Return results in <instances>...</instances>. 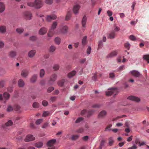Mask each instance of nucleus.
Returning a JSON list of instances; mask_svg holds the SVG:
<instances>
[{"mask_svg": "<svg viewBox=\"0 0 149 149\" xmlns=\"http://www.w3.org/2000/svg\"><path fill=\"white\" fill-rule=\"evenodd\" d=\"M109 91L106 92V95L107 96H110L113 94L116 95L117 92V88H111L108 89Z\"/></svg>", "mask_w": 149, "mask_h": 149, "instance_id": "1", "label": "nucleus"}, {"mask_svg": "<svg viewBox=\"0 0 149 149\" xmlns=\"http://www.w3.org/2000/svg\"><path fill=\"white\" fill-rule=\"evenodd\" d=\"M57 78V76L56 74H52L50 77L49 79L48 82V84L49 85H52L56 80Z\"/></svg>", "mask_w": 149, "mask_h": 149, "instance_id": "2", "label": "nucleus"}, {"mask_svg": "<svg viewBox=\"0 0 149 149\" xmlns=\"http://www.w3.org/2000/svg\"><path fill=\"white\" fill-rule=\"evenodd\" d=\"M58 29L55 30V29L50 28L48 32L47 33L48 37H52L54 35L57 34L58 33Z\"/></svg>", "mask_w": 149, "mask_h": 149, "instance_id": "3", "label": "nucleus"}, {"mask_svg": "<svg viewBox=\"0 0 149 149\" xmlns=\"http://www.w3.org/2000/svg\"><path fill=\"white\" fill-rule=\"evenodd\" d=\"M34 4L35 8L36 9H39L43 5V2L41 0H35L34 1Z\"/></svg>", "mask_w": 149, "mask_h": 149, "instance_id": "4", "label": "nucleus"}, {"mask_svg": "<svg viewBox=\"0 0 149 149\" xmlns=\"http://www.w3.org/2000/svg\"><path fill=\"white\" fill-rule=\"evenodd\" d=\"M23 15L24 18L26 20H30L32 19V14L30 12H25L24 13Z\"/></svg>", "mask_w": 149, "mask_h": 149, "instance_id": "5", "label": "nucleus"}, {"mask_svg": "<svg viewBox=\"0 0 149 149\" xmlns=\"http://www.w3.org/2000/svg\"><path fill=\"white\" fill-rule=\"evenodd\" d=\"M87 20V18L86 16H84L81 20V25L84 31L85 30V28L86 27V24Z\"/></svg>", "mask_w": 149, "mask_h": 149, "instance_id": "6", "label": "nucleus"}, {"mask_svg": "<svg viewBox=\"0 0 149 149\" xmlns=\"http://www.w3.org/2000/svg\"><path fill=\"white\" fill-rule=\"evenodd\" d=\"M35 139V137L33 135L29 134L26 136L24 140L26 142H29L33 141Z\"/></svg>", "mask_w": 149, "mask_h": 149, "instance_id": "7", "label": "nucleus"}, {"mask_svg": "<svg viewBox=\"0 0 149 149\" xmlns=\"http://www.w3.org/2000/svg\"><path fill=\"white\" fill-rule=\"evenodd\" d=\"M56 17H57L56 15L52 14L47 15L46 17V19L47 21L50 22L52 20H54L55 19Z\"/></svg>", "mask_w": 149, "mask_h": 149, "instance_id": "8", "label": "nucleus"}, {"mask_svg": "<svg viewBox=\"0 0 149 149\" xmlns=\"http://www.w3.org/2000/svg\"><path fill=\"white\" fill-rule=\"evenodd\" d=\"M68 29V26L66 25H64L61 26H60V28L58 29V30H60L61 32L62 33H65L67 32Z\"/></svg>", "mask_w": 149, "mask_h": 149, "instance_id": "9", "label": "nucleus"}, {"mask_svg": "<svg viewBox=\"0 0 149 149\" xmlns=\"http://www.w3.org/2000/svg\"><path fill=\"white\" fill-rule=\"evenodd\" d=\"M80 8V6L79 5L76 4L74 5L73 9L74 13L75 14H78Z\"/></svg>", "mask_w": 149, "mask_h": 149, "instance_id": "10", "label": "nucleus"}, {"mask_svg": "<svg viewBox=\"0 0 149 149\" xmlns=\"http://www.w3.org/2000/svg\"><path fill=\"white\" fill-rule=\"evenodd\" d=\"M127 99L136 102H138L140 101V99L139 98L134 96H129L127 97Z\"/></svg>", "mask_w": 149, "mask_h": 149, "instance_id": "11", "label": "nucleus"}, {"mask_svg": "<svg viewBox=\"0 0 149 149\" xmlns=\"http://www.w3.org/2000/svg\"><path fill=\"white\" fill-rule=\"evenodd\" d=\"M118 54V51L117 50L113 51L110 53L108 55L107 58H112L117 55Z\"/></svg>", "mask_w": 149, "mask_h": 149, "instance_id": "12", "label": "nucleus"}, {"mask_svg": "<svg viewBox=\"0 0 149 149\" xmlns=\"http://www.w3.org/2000/svg\"><path fill=\"white\" fill-rule=\"evenodd\" d=\"M36 53V51L35 50H31L28 52V56L29 58H32L34 56Z\"/></svg>", "mask_w": 149, "mask_h": 149, "instance_id": "13", "label": "nucleus"}, {"mask_svg": "<svg viewBox=\"0 0 149 149\" xmlns=\"http://www.w3.org/2000/svg\"><path fill=\"white\" fill-rule=\"evenodd\" d=\"M47 29L45 27H42L40 29L39 31V34L43 35L45 34L47 31Z\"/></svg>", "mask_w": 149, "mask_h": 149, "instance_id": "14", "label": "nucleus"}, {"mask_svg": "<svg viewBox=\"0 0 149 149\" xmlns=\"http://www.w3.org/2000/svg\"><path fill=\"white\" fill-rule=\"evenodd\" d=\"M107 111L105 110H103L101 111L98 114L99 118H102L104 117L107 115Z\"/></svg>", "mask_w": 149, "mask_h": 149, "instance_id": "15", "label": "nucleus"}, {"mask_svg": "<svg viewBox=\"0 0 149 149\" xmlns=\"http://www.w3.org/2000/svg\"><path fill=\"white\" fill-rule=\"evenodd\" d=\"M130 72L132 75L136 77H139L141 75L139 72L136 70H132Z\"/></svg>", "mask_w": 149, "mask_h": 149, "instance_id": "16", "label": "nucleus"}, {"mask_svg": "<svg viewBox=\"0 0 149 149\" xmlns=\"http://www.w3.org/2000/svg\"><path fill=\"white\" fill-rule=\"evenodd\" d=\"M29 74V71L26 70H24L22 71L21 75L23 77H26Z\"/></svg>", "mask_w": 149, "mask_h": 149, "instance_id": "17", "label": "nucleus"}, {"mask_svg": "<svg viewBox=\"0 0 149 149\" xmlns=\"http://www.w3.org/2000/svg\"><path fill=\"white\" fill-rule=\"evenodd\" d=\"M17 54V53L16 51H10L8 54L9 56L11 58H13L15 57Z\"/></svg>", "mask_w": 149, "mask_h": 149, "instance_id": "18", "label": "nucleus"}, {"mask_svg": "<svg viewBox=\"0 0 149 149\" xmlns=\"http://www.w3.org/2000/svg\"><path fill=\"white\" fill-rule=\"evenodd\" d=\"M13 124V123L11 120H10L8 121L5 123V125H2V127L3 128H5V127H8L11 126Z\"/></svg>", "mask_w": 149, "mask_h": 149, "instance_id": "19", "label": "nucleus"}, {"mask_svg": "<svg viewBox=\"0 0 149 149\" xmlns=\"http://www.w3.org/2000/svg\"><path fill=\"white\" fill-rule=\"evenodd\" d=\"M5 9V6L3 2H0V13L3 12Z\"/></svg>", "mask_w": 149, "mask_h": 149, "instance_id": "20", "label": "nucleus"}, {"mask_svg": "<svg viewBox=\"0 0 149 149\" xmlns=\"http://www.w3.org/2000/svg\"><path fill=\"white\" fill-rule=\"evenodd\" d=\"M6 26L1 25L0 26V32L1 33H4L6 31Z\"/></svg>", "mask_w": 149, "mask_h": 149, "instance_id": "21", "label": "nucleus"}, {"mask_svg": "<svg viewBox=\"0 0 149 149\" xmlns=\"http://www.w3.org/2000/svg\"><path fill=\"white\" fill-rule=\"evenodd\" d=\"M56 142V139H52L48 142L47 145L48 146H53V145Z\"/></svg>", "mask_w": 149, "mask_h": 149, "instance_id": "22", "label": "nucleus"}, {"mask_svg": "<svg viewBox=\"0 0 149 149\" xmlns=\"http://www.w3.org/2000/svg\"><path fill=\"white\" fill-rule=\"evenodd\" d=\"M115 36V33L113 31L109 33L108 38L110 39H113L114 38Z\"/></svg>", "mask_w": 149, "mask_h": 149, "instance_id": "23", "label": "nucleus"}, {"mask_svg": "<svg viewBox=\"0 0 149 149\" xmlns=\"http://www.w3.org/2000/svg\"><path fill=\"white\" fill-rule=\"evenodd\" d=\"M76 73V72L74 70H73L69 73L68 74V77L69 78H71L74 76Z\"/></svg>", "mask_w": 149, "mask_h": 149, "instance_id": "24", "label": "nucleus"}, {"mask_svg": "<svg viewBox=\"0 0 149 149\" xmlns=\"http://www.w3.org/2000/svg\"><path fill=\"white\" fill-rule=\"evenodd\" d=\"M43 145V143L41 142H38L36 143L34 146L35 147L38 148L41 147Z\"/></svg>", "mask_w": 149, "mask_h": 149, "instance_id": "25", "label": "nucleus"}, {"mask_svg": "<svg viewBox=\"0 0 149 149\" xmlns=\"http://www.w3.org/2000/svg\"><path fill=\"white\" fill-rule=\"evenodd\" d=\"M45 74V71L44 69H41L39 72L40 77L41 78L43 77Z\"/></svg>", "mask_w": 149, "mask_h": 149, "instance_id": "26", "label": "nucleus"}, {"mask_svg": "<svg viewBox=\"0 0 149 149\" xmlns=\"http://www.w3.org/2000/svg\"><path fill=\"white\" fill-rule=\"evenodd\" d=\"M24 31V29L22 28H18L16 29V31L19 34L22 33Z\"/></svg>", "mask_w": 149, "mask_h": 149, "instance_id": "27", "label": "nucleus"}, {"mask_svg": "<svg viewBox=\"0 0 149 149\" xmlns=\"http://www.w3.org/2000/svg\"><path fill=\"white\" fill-rule=\"evenodd\" d=\"M24 83L22 79H19L18 81V85L19 87H22L24 85Z\"/></svg>", "mask_w": 149, "mask_h": 149, "instance_id": "28", "label": "nucleus"}, {"mask_svg": "<svg viewBox=\"0 0 149 149\" xmlns=\"http://www.w3.org/2000/svg\"><path fill=\"white\" fill-rule=\"evenodd\" d=\"M37 74H34L32 76L31 79V81L32 82H36L37 78Z\"/></svg>", "mask_w": 149, "mask_h": 149, "instance_id": "29", "label": "nucleus"}, {"mask_svg": "<svg viewBox=\"0 0 149 149\" xmlns=\"http://www.w3.org/2000/svg\"><path fill=\"white\" fill-rule=\"evenodd\" d=\"M71 13L70 11H68L65 17V20H68L71 17Z\"/></svg>", "mask_w": 149, "mask_h": 149, "instance_id": "30", "label": "nucleus"}, {"mask_svg": "<svg viewBox=\"0 0 149 149\" xmlns=\"http://www.w3.org/2000/svg\"><path fill=\"white\" fill-rule=\"evenodd\" d=\"M79 137V135L78 134L73 135L72 136L71 139L72 140H76L78 139Z\"/></svg>", "mask_w": 149, "mask_h": 149, "instance_id": "31", "label": "nucleus"}, {"mask_svg": "<svg viewBox=\"0 0 149 149\" xmlns=\"http://www.w3.org/2000/svg\"><path fill=\"white\" fill-rule=\"evenodd\" d=\"M87 37L85 36L83 37L82 40V44L83 46L85 45L87 43Z\"/></svg>", "mask_w": 149, "mask_h": 149, "instance_id": "32", "label": "nucleus"}, {"mask_svg": "<svg viewBox=\"0 0 149 149\" xmlns=\"http://www.w3.org/2000/svg\"><path fill=\"white\" fill-rule=\"evenodd\" d=\"M55 43L57 45H59L60 44L61 42V38L59 37H57L55 38L54 39Z\"/></svg>", "mask_w": 149, "mask_h": 149, "instance_id": "33", "label": "nucleus"}, {"mask_svg": "<svg viewBox=\"0 0 149 149\" xmlns=\"http://www.w3.org/2000/svg\"><path fill=\"white\" fill-rule=\"evenodd\" d=\"M58 24V22L57 21H54L52 23L50 28L55 29Z\"/></svg>", "mask_w": 149, "mask_h": 149, "instance_id": "34", "label": "nucleus"}, {"mask_svg": "<svg viewBox=\"0 0 149 149\" xmlns=\"http://www.w3.org/2000/svg\"><path fill=\"white\" fill-rule=\"evenodd\" d=\"M56 49V47L54 45H52L49 49V51L50 52H54Z\"/></svg>", "mask_w": 149, "mask_h": 149, "instance_id": "35", "label": "nucleus"}, {"mask_svg": "<svg viewBox=\"0 0 149 149\" xmlns=\"http://www.w3.org/2000/svg\"><path fill=\"white\" fill-rule=\"evenodd\" d=\"M3 96L4 98L6 100H8L10 96V94L7 92L4 93Z\"/></svg>", "mask_w": 149, "mask_h": 149, "instance_id": "36", "label": "nucleus"}, {"mask_svg": "<svg viewBox=\"0 0 149 149\" xmlns=\"http://www.w3.org/2000/svg\"><path fill=\"white\" fill-rule=\"evenodd\" d=\"M65 81V79H62L58 81V84L59 86H62L63 85Z\"/></svg>", "mask_w": 149, "mask_h": 149, "instance_id": "37", "label": "nucleus"}, {"mask_svg": "<svg viewBox=\"0 0 149 149\" xmlns=\"http://www.w3.org/2000/svg\"><path fill=\"white\" fill-rule=\"evenodd\" d=\"M130 44L128 42H127L124 44V47L127 50H129L130 48Z\"/></svg>", "mask_w": 149, "mask_h": 149, "instance_id": "38", "label": "nucleus"}, {"mask_svg": "<svg viewBox=\"0 0 149 149\" xmlns=\"http://www.w3.org/2000/svg\"><path fill=\"white\" fill-rule=\"evenodd\" d=\"M6 81L4 80H2L0 81V88H2L4 86Z\"/></svg>", "mask_w": 149, "mask_h": 149, "instance_id": "39", "label": "nucleus"}, {"mask_svg": "<svg viewBox=\"0 0 149 149\" xmlns=\"http://www.w3.org/2000/svg\"><path fill=\"white\" fill-rule=\"evenodd\" d=\"M32 106L33 108H37L39 107V104L37 102H35L33 104Z\"/></svg>", "mask_w": 149, "mask_h": 149, "instance_id": "40", "label": "nucleus"}, {"mask_svg": "<svg viewBox=\"0 0 149 149\" xmlns=\"http://www.w3.org/2000/svg\"><path fill=\"white\" fill-rule=\"evenodd\" d=\"M59 68V65L57 64H55L54 65L53 68L54 70L56 71L58 70Z\"/></svg>", "mask_w": 149, "mask_h": 149, "instance_id": "41", "label": "nucleus"}, {"mask_svg": "<svg viewBox=\"0 0 149 149\" xmlns=\"http://www.w3.org/2000/svg\"><path fill=\"white\" fill-rule=\"evenodd\" d=\"M143 57L144 59L146 60L147 62L149 63V55H144Z\"/></svg>", "mask_w": 149, "mask_h": 149, "instance_id": "42", "label": "nucleus"}, {"mask_svg": "<svg viewBox=\"0 0 149 149\" xmlns=\"http://www.w3.org/2000/svg\"><path fill=\"white\" fill-rule=\"evenodd\" d=\"M114 141L112 138L110 137L109 139V144L110 146H111L113 143Z\"/></svg>", "mask_w": 149, "mask_h": 149, "instance_id": "43", "label": "nucleus"}, {"mask_svg": "<svg viewBox=\"0 0 149 149\" xmlns=\"http://www.w3.org/2000/svg\"><path fill=\"white\" fill-rule=\"evenodd\" d=\"M54 89V88L53 87H49L47 89V92L50 93L52 91H53Z\"/></svg>", "mask_w": 149, "mask_h": 149, "instance_id": "44", "label": "nucleus"}, {"mask_svg": "<svg viewBox=\"0 0 149 149\" xmlns=\"http://www.w3.org/2000/svg\"><path fill=\"white\" fill-rule=\"evenodd\" d=\"M103 46V44L102 41H100L99 42L98 44V49H99L100 48H101Z\"/></svg>", "mask_w": 149, "mask_h": 149, "instance_id": "45", "label": "nucleus"}, {"mask_svg": "<svg viewBox=\"0 0 149 149\" xmlns=\"http://www.w3.org/2000/svg\"><path fill=\"white\" fill-rule=\"evenodd\" d=\"M28 6L30 7H35L34 2H29L27 3Z\"/></svg>", "mask_w": 149, "mask_h": 149, "instance_id": "46", "label": "nucleus"}, {"mask_svg": "<svg viewBox=\"0 0 149 149\" xmlns=\"http://www.w3.org/2000/svg\"><path fill=\"white\" fill-rule=\"evenodd\" d=\"M42 121V119H38L36 122V123L37 125L40 124Z\"/></svg>", "mask_w": 149, "mask_h": 149, "instance_id": "47", "label": "nucleus"}, {"mask_svg": "<svg viewBox=\"0 0 149 149\" xmlns=\"http://www.w3.org/2000/svg\"><path fill=\"white\" fill-rule=\"evenodd\" d=\"M83 120V118L82 117H79L76 120L75 123H79L80 122Z\"/></svg>", "mask_w": 149, "mask_h": 149, "instance_id": "48", "label": "nucleus"}, {"mask_svg": "<svg viewBox=\"0 0 149 149\" xmlns=\"http://www.w3.org/2000/svg\"><path fill=\"white\" fill-rule=\"evenodd\" d=\"M112 125L111 124H109L108 125L105 129V131H107V130H111L112 129H110L112 127Z\"/></svg>", "mask_w": 149, "mask_h": 149, "instance_id": "49", "label": "nucleus"}, {"mask_svg": "<svg viewBox=\"0 0 149 149\" xmlns=\"http://www.w3.org/2000/svg\"><path fill=\"white\" fill-rule=\"evenodd\" d=\"M42 105L45 107L47 106L48 104V102L45 100H44L42 102Z\"/></svg>", "mask_w": 149, "mask_h": 149, "instance_id": "50", "label": "nucleus"}, {"mask_svg": "<svg viewBox=\"0 0 149 149\" xmlns=\"http://www.w3.org/2000/svg\"><path fill=\"white\" fill-rule=\"evenodd\" d=\"M49 114V113L48 111H45L43 112L42 116L45 117L46 116H48Z\"/></svg>", "mask_w": 149, "mask_h": 149, "instance_id": "51", "label": "nucleus"}, {"mask_svg": "<svg viewBox=\"0 0 149 149\" xmlns=\"http://www.w3.org/2000/svg\"><path fill=\"white\" fill-rule=\"evenodd\" d=\"M84 130L82 128H80L76 131V132L78 133H81L83 132Z\"/></svg>", "mask_w": 149, "mask_h": 149, "instance_id": "52", "label": "nucleus"}, {"mask_svg": "<svg viewBox=\"0 0 149 149\" xmlns=\"http://www.w3.org/2000/svg\"><path fill=\"white\" fill-rule=\"evenodd\" d=\"M13 109V108L10 105H9L7 109V111H12Z\"/></svg>", "mask_w": 149, "mask_h": 149, "instance_id": "53", "label": "nucleus"}, {"mask_svg": "<svg viewBox=\"0 0 149 149\" xmlns=\"http://www.w3.org/2000/svg\"><path fill=\"white\" fill-rule=\"evenodd\" d=\"M88 136H85L83 137L82 138V139L84 141H87L88 139Z\"/></svg>", "mask_w": 149, "mask_h": 149, "instance_id": "54", "label": "nucleus"}, {"mask_svg": "<svg viewBox=\"0 0 149 149\" xmlns=\"http://www.w3.org/2000/svg\"><path fill=\"white\" fill-rule=\"evenodd\" d=\"M91 48L90 46H89L88 47L87 50V53L88 54H90L91 52Z\"/></svg>", "mask_w": 149, "mask_h": 149, "instance_id": "55", "label": "nucleus"}, {"mask_svg": "<svg viewBox=\"0 0 149 149\" xmlns=\"http://www.w3.org/2000/svg\"><path fill=\"white\" fill-rule=\"evenodd\" d=\"M45 2L47 4H50L53 3V0H45Z\"/></svg>", "mask_w": 149, "mask_h": 149, "instance_id": "56", "label": "nucleus"}, {"mask_svg": "<svg viewBox=\"0 0 149 149\" xmlns=\"http://www.w3.org/2000/svg\"><path fill=\"white\" fill-rule=\"evenodd\" d=\"M129 38L132 40H136L135 37L132 35H130L129 37Z\"/></svg>", "mask_w": 149, "mask_h": 149, "instance_id": "57", "label": "nucleus"}, {"mask_svg": "<svg viewBox=\"0 0 149 149\" xmlns=\"http://www.w3.org/2000/svg\"><path fill=\"white\" fill-rule=\"evenodd\" d=\"M120 30V29L118 27L116 26V25L114 26V30H113L114 31H119Z\"/></svg>", "mask_w": 149, "mask_h": 149, "instance_id": "58", "label": "nucleus"}, {"mask_svg": "<svg viewBox=\"0 0 149 149\" xmlns=\"http://www.w3.org/2000/svg\"><path fill=\"white\" fill-rule=\"evenodd\" d=\"M37 38L35 36H32L30 38V40L31 41H34Z\"/></svg>", "mask_w": 149, "mask_h": 149, "instance_id": "59", "label": "nucleus"}, {"mask_svg": "<svg viewBox=\"0 0 149 149\" xmlns=\"http://www.w3.org/2000/svg\"><path fill=\"white\" fill-rule=\"evenodd\" d=\"M48 123L47 122L45 123L43 125L42 127L43 128H45L48 126Z\"/></svg>", "mask_w": 149, "mask_h": 149, "instance_id": "60", "label": "nucleus"}, {"mask_svg": "<svg viewBox=\"0 0 149 149\" xmlns=\"http://www.w3.org/2000/svg\"><path fill=\"white\" fill-rule=\"evenodd\" d=\"M97 78V75L96 73L94 74V76L92 77V79L94 81H95Z\"/></svg>", "mask_w": 149, "mask_h": 149, "instance_id": "61", "label": "nucleus"}, {"mask_svg": "<svg viewBox=\"0 0 149 149\" xmlns=\"http://www.w3.org/2000/svg\"><path fill=\"white\" fill-rule=\"evenodd\" d=\"M137 147L135 145H134L128 148V149H136Z\"/></svg>", "mask_w": 149, "mask_h": 149, "instance_id": "62", "label": "nucleus"}, {"mask_svg": "<svg viewBox=\"0 0 149 149\" xmlns=\"http://www.w3.org/2000/svg\"><path fill=\"white\" fill-rule=\"evenodd\" d=\"M56 97H52L50 98V100L51 101L53 102L56 100Z\"/></svg>", "mask_w": 149, "mask_h": 149, "instance_id": "63", "label": "nucleus"}, {"mask_svg": "<svg viewBox=\"0 0 149 149\" xmlns=\"http://www.w3.org/2000/svg\"><path fill=\"white\" fill-rule=\"evenodd\" d=\"M109 77L111 78H113L115 77V75L113 73H111L109 74Z\"/></svg>", "mask_w": 149, "mask_h": 149, "instance_id": "64", "label": "nucleus"}]
</instances>
